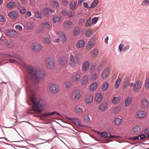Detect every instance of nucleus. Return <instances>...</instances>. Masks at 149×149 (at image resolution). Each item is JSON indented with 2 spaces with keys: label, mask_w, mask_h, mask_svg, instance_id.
I'll return each instance as SVG.
<instances>
[{
  "label": "nucleus",
  "mask_w": 149,
  "mask_h": 149,
  "mask_svg": "<svg viewBox=\"0 0 149 149\" xmlns=\"http://www.w3.org/2000/svg\"><path fill=\"white\" fill-rule=\"evenodd\" d=\"M95 43V39L94 38L91 39L88 42L87 45L88 49H91Z\"/></svg>",
  "instance_id": "4468645a"
},
{
  "label": "nucleus",
  "mask_w": 149,
  "mask_h": 149,
  "mask_svg": "<svg viewBox=\"0 0 149 149\" xmlns=\"http://www.w3.org/2000/svg\"><path fill=\"white\" fill-rule=\"evenodd\" d=\"M122 120L120 118L117 117L115 118L114 120V122L116 125H119L121 123Z\"/></svg>",
  "instance_id": "c03bdc74"
},
{
  "label": "nucleus",
  "mask_w": 149,
  "mask_h": 149,
  "mask_svg": "<svg viewBox=\"0 0 149 149\" xmlns=\"http://www.w3.org/2000/svg\"><path fill=\"white\" fill-rule=\"evenodd\" d=\"M97 74L96 73L94 72L92 74L90 77L92 81L95 80L97 78Z\"/></svg>",
  "instance_id": "ea45409f"
},
{
  "label": "nucleus",
  "mask_w": 149,
  "mask_h": 149,
  "mask_svg": "<svg viewBox=\"0 0 149 149\" xmlns=\"http://www.w3.org/2000/svg\"><path fill=\"white\" fill-rule=\"evenodd\" d=\"M145 87L147 89L149 88V77L148 78L146 81Z\"/></svg>",
  "instance_id": "6e6d98bb"
},
{
  "label": "nucleus",
  "mask_w": 149,
  "mask_h": 149,
  "mask_svg": "<svg viewBox=\"0 0 149 149\" xmlns=\"http://www.w3.org/2000/svg\"><path fill=\"white\" fill-rule=\"evenodd\" d=\"M119 98L118 97H114L112 100V103L115 104L118 103L119 101Z\"/></svg>",
  "instance_id": "79ce46f5"
},
{
  "label": "nucleus",
  "mask_w": 149,
  "mask_h": 149,
  "mask_svg": "<svg viewBox=\"0 0 149 149\" xmlns=\"http://www.w3.org/2000/svg\"><path fill=\"white\" fill-rule=\"evenodd\" d=\"M84 120L87 123L90 122V118L88 115H86L84 117Z\"/></svg>",
  "instance_id": "3c124183"
},
{
  "label": "nucleus",
  "mask_w": 149,
  "mask_h": 149,
  "mask_svg": "<svg viewBox=\"0 0 149 149\" xmlns=\"http://www.w3.org/2000/svg\"><path fill=\"white\" fill-rule=\"evenodd\" d=\"M54 61L53 58L48 57L45 61V65L48 68L50 69L54 67Z\"/></svg>",
  "instance_id": "20e7f679"
},
{
  "label": "nucleus",
  "mask_w": 149,
  "mask_h": 149,
  "mask_svg": "<svg viewBox=\"0 0 149 149\" xmlns=\"http://www.w3.org/2000/svg\"><path fill=\"white\" fill-rule=\"evenodd\" d=\"M50 4L54 8H57L59 6V4L57 2L53 1H51Z\"/></svg>",
  "instance_id": "4c0bfd02"
},
{
  "label": "nucleus",
  "mask_w": 149,
  "mask_h": 149,
  "mask_svg": "<svg viewBox=\"0 0 149 149\" xmlns=\"http://www.w3.org/2000/svg\"><path fill=\"white\" fill-rule=\"evenodd\" d=\"M79 56L77 55L75 56L72 54H71L69 58V64L70 66L74 67L76 64H78L79 62Z\"/></svg>",
  "instance_id": "7ed1b4c3"
},
{
  "label": "nucleus",
  "mask_w": 149,
  "mask_h": 149,
  "mask_svg": "<svg viewBox=\"0 0 149 149\" xmlns=\"http://www.w3.org/2000/svg\"><path fill=\"white\" fill-rule=\"evenodd\" d=\"M85 45V41L82 40H79L77 44V46L79 48L83 47Z\"/></svg>",
  "instance_id": "2f4dec72"
},
{
  "label": "nucleus",
  "mask_w": 149,
  "mask_h": 149,
  "mask_svg": "<svg viewBox=\"0 0 149 149\" xmlns=\"http://www.w3.org/2000/svg\"><path fill=\"white\" fill-rule=\"evenodd\" d=\"M93 24L91 18L90 17L89 19L86 21V25L87 26H91V25Z\"/></svg>",
  "instance_id": "de8ad7c7"
},
{
  "label": "nucleus",
  "mask_w": 149,
  "mask_h": 149,
  "mask_svg": "<svg viewBox=\"0 0 149 149\" xmlns=\"http://www.w3.org/2000/svg\"><path fill=\"white\" fill-rule=\"evenodd\" d=\"M142 128L140 125H136L132 129V131L134 133L138 134L141 131Z\"/></svg>",
  "instance_id": "9d476101"
},
{
  "label": "nucleus",
  "mask_w": 149,
  "mask_h": 149,
  "mask_svg": "<svg viewBox=\"0 0 149 149\" xmlns=\"http://www.w3.org/2000/svg\"><path fill=\"white\" fill-rule=\"evenodd\" d=\"M33 25L32 24L31 22L28 23L27 24V29L28 30H29L33 28Z\"/></svg>",
  "instance_id": "4d7b16f0"
},
{
  "label": "nucleus",
  "mask_w": 149,
  "mask_h": 149,
  "mask_svg": "<svg viewBox=\"0 0 149 149\" xmlns=\"http://www.w3.org/2000/svg\"><path fill=\"white\" fill-rule=\"evenodd\" d=\"M74 96V99L78 100L80 97V91L78 90H75L73 93V96Z\"/></svg>",
  "instance_id": "412c9836"
},
{
  "label": "nucleus",
  "mask_w": 149,
  "mask_h": 149,
  "mask_svg": "<svg viewBox=\"0 0 149 149\" xmlns=\"http://www.w3.org/2000/svg\"><path fill=\"white\" fill-rule=\"evenodd\" d=\"M61 17L58 16H55L54 17L53 20L55 23L58 22L61 20Z\"/></svg>",
  "instance_id": "58836bf2"
},
{
  "label": "nucleus",
  "mask_w": 149,
  "mask_h": 149,
  "mask_svg": "<svg viewBox=\"0 0 149 149\" xmlns=\"http://www.w3.org/2000/svg\"><path fill=\"white\" fill-rule=\"evenodd\" d=\"M80 78V75L78 73H76L73 76L72 78V81L73 82H75L79 80Z\"/></svg>",
  "instance_id": "393cba45"
},
{
  "label": "nucleus",
  "mask_w": 149,
  "mask_h": 149,
  "mask_svg": "<svg viewBox=\"0 0 149 149\" xmlns=\"http://www.w3.org/2000/svg\"><path fill=\"white\" fill-rule=\"evenodd\" d=\"M8 16L13 19H16L18 16V15L16 12L13 11L10 12L8 15Z\"/></svg>",
  "instance_id": "a211bd4d"
},
{
  "label": "nucleus",
  "mask_w": 149,
  "mask_h": 149,
  "mask_svg": "<svg viewBox=\"0 0 149 149\" xmlns=\"http://www.w3.org/2000/svg\"><path fill=\"white\" fill-rule=\"evenodd\" d=\"M132 100V99L130 97H128L126 100L125 104L126 106H129L131 103Z\"/></svg>",
  "instance_id": "e433bc0d"
},
{
  "label": "nucleus",
  "mask_w": 149,
  "mask_h": 149,
  "mask_svg": "<svg viewBox=\"0 0 149 149\" xmlns=\"http://www.w3.org/2000/svg\"><path fill=\"white\" fill-rule=\"evenodd\" d=\"M101 136L103 138L108 139L110 138V136H111V134L107 132H103L101 133Z\"/></svg>",
  "instance_id": "bb28decb"
},
{
  "label": "nucleus",
  "mask_w": 149,
  "mask_h": 149,
  "mask_svg": "<svg viewBox=\"0 0 149 149\" xmlns=\"http://www.w3.org/2000/svg\"><path fill=\"white\" fill-rule=\"evenodd\" d=\"M80 31V29L79 27H76L74 29L73 33L74 35L76 36L79 34Z\"/></svg>",
  "instance_id": "c9c22d12"
},
{
  "label": "nucleus",
  "mask_w": 149,
  "mask_h": 149,
  "mask_svg": "<svg viewBox=\"0 0 149 149\" xmlns=\"http://www.w3.org/2000/svg\"><path fill=\"white\" fill-rule=\"evenodd\" d=\"M139 140H143L146 138H149V135H145L143 134L139 135Z\"/></svg>",
  "instance_id": "49530a36"
},
{
  "label": "nucleus",
  "mask_w": 149,
  "mask_h": 149,
  "mask_svg": "<svg viewBox=\"0 0 149 149\" xmlns=\"http://www.w3.org/2000/svg\"><path fill=\"white\" fill-rule=\"evenodd\" d=\"M120 110V108L119 107H116L114 108L113 111V112L114 113H118Z\"/></svg>",
  "instance_id": "13d9d810"
},
{
  "label": "nucleus",
  "mask_w": 149,
  "mask_h": 149,
  "mask_svg": "<svg viewBox=\"0 0 149 149\" xmlns=\"http://www.w3.org/2000/svg\"><path fill=\"white\" fill-rule=\"evenodd\" d=\"M89 62L88 61H85L83 64L82 66V68L84 71L87 70L89 67Z\"/></svg>",
  "instance_id": "a878e982"
},
{
  "label": "nucleus",
  "mask_w": 149,
  "mask_h": 149,
  "mask_svg": "<svg viewBox=\"0 0 149 149\" xmlns=\"http://www.w3.org/2000/svg\"><path fill=\"white\" fill-rule=\"evenodd\" d=\"M73 123L78 127H86V126L81 125V121L78 118L74 119Z\"/></svg>",
  "instance_id": "f3484780"
},
{
  "label": "nucleus",
  "mask_w": 149,
  "mask_h": 149,
  "mask_svg": "<svg viewBox=\"0 0 149 149\" xmlns=\"http://www.w3.org/2000/svg\"><path fill=\"white\" fill-rule=\"evenodd\" d=\"M85 21V20L84 19H80L79 21V24L80 25H81L84 23Z\"/></svg>",
  "instance_id": "774afa93"
},
{
  "label": "nucleus",
  "mask_w": 149,
  "mask_h": 149,
  "mask_svg": "<svg viewBox=\"0 0 149 149\" xmlns=\"http://www.w3.org/2000/svg\"><path fill=\"white\" fill-rule=\"evenodd\" d=\"M142 107L145 109H146L148 106V101L146 99L144 98L141 101Z\"/></svg>",
  "instance_id": "dca6fc26"
},
{
  "label": "nucleus",
  "mask_w": 149,
  "mask_h": 149,
  "mask_svg": "<svg viewBox=\"0 0 149 149\" xmlns=\"http://www.w3.org/2000/svg\"><path fill=\"white\" fill-rule=\"evenodd\" d=\"M121 78H118L117 79L115 84L116 89H117L119 87L120 84V82H121Z\"/></svg>",
  "instance_id": "a18cd8bd"
},
{
  "label": "nucleus",
  "mask_w": 149,
  "mask_h": 149,
  "mask_svg": "<svg viewBox=\"0 0 149 149\" xmlns=\"http://www.w3.org/2000/svg\"><path fill=\"white\" fill-rule=\"evenodd\" d=\"M99 50L97 49H95L91 51L89 53L92 58H95L98 54Z\"/></svg>",
  "instance_id": "2eb2a0df"
},
{
  "label": "nucleus",
  "mask_w": 149,
  "mask_h": 149,
  "mask_svg": "<svg viewBox=\"0 0 149 149\" xmlns=\"http://www.w3.org/2000/svg\"><path fill=\"white\" fill-rule=\"evenodd\" d=\"M138 117L139 118H143L145 116L144 111H139L137 114Z\"/></svg>",
  "instance_id": "72a5a7b5"
},
{
  "label": "nucleus",
  "mask_w": 149,
  "mask_h": 149,
  "mask_svg": "<svg viewBox=\"0 0 149 149\" xmlns=\"http://www.w3.org/2000/svg\"><path fill=\"white\" fill-rule=\"evenodd\" d=\"M6 33L8 36L11 37H15L17 35V33L16 31L12 29L7 31Z\"/></svg>",
  "instance_id": "f8f14e48"
},
{
  "label": "nucleus",
  "mask_w": 149,
  "mask_h": 149,
  "mask_svg": "<svg viewBox=\"0 0 149 149\" xmlns=\"http://www.w3.org/2000/svg\"><path fill=\"white\" fill-rule=\"evenodd\" d=\"M32 49L35 52H38L42 49V45L39 43L35 42L32 43L31 46Z\"/></svg>",
  "instance_id": "39448f33"
},
{
  "label": "nucleus",
  "mask_w": 149,
  "mask_h": 149,
  "mask_svg": "<svg viewBox=\"0 0 149 149\" xmlns=\"http://www.w3.org/2000/svg\"><path fill=\"white\" fill-rule=\"evenodd\" d=\"M17 3L13 1H10L7 3L6 5L7 7L9 9H12L15 6L16 7Z\"/></svg>",
  "instance_id": "aec40b11"
},
{
  "label": "nucleus",
  "mask_w": 149,
  "mask_h": 149,
  "mask_svg": "<svg viewBox=\"0 0 149 149\" xmlns=\"http://www.w3.org/2000/svg\"><path fill=\"white\" fill-rule=\"evenodd\" d=\"M89 79L88 76L87 75H86L83 77L81 79V83L83 85H84L87 84L88 81Z\"/></svg>",
  "instance_id": "5701e85b"
},
{
  "label": "nucleus",
  "mask_w": 149,
  "mask_h": 149,
  "mask_svg": "<svg viewBox=\"0 0 149 149\" xmlns=\"http://www.w3.org/2000/svg\"><path fill=\"white\" fill-rule=\"evenodd\" d=\"M44 15L46 17H48L49 16L50 12V10L49 8H44L43 10Z\"/></svg>",
  "instance_id": "cd10ccee"
},
{
  "label": "nucleus",
  "mask_w": 149,
  "mask_h": 149,
  "mask_svg": "<svg viewBox=\"0 0 149 149\" xmlns=\"http://www.w3.org/2000/svg\"><path fill=\"white\" fill-rule=\"evenodd\" d=\"M15 28L17 30L21 31L22 30V27L20 25H17L15 26Z\"/></svg>",
  "instance_id": "69168bd1"
},
{
  "label": "nucleus",
  "mask_w": 149,
  "mask_h": 149,
  "mask_svg": "<svg viewBox=\"0 0 149 149\" xmlns=\"http://www.w3.org/2000/svg\"><path fill=\"white\" fill-rule=\"evenodd\" d=\"M44 41L46 43L49 44L51 42V39L50 38L46 37L44 39Z\"/></svg>",
  "instance_id": "8fccbe9b"
},
{
  "label": "nucleus",
  "mask_w": 149,
  "mask_h": 149,
  "mask_svg": "<svg viewBox=\"0 0 149 149\" xmlns=\"http://www.w3.org/2000/svg\"><path fill=\"white\" fill-rule=\"evenodd\" d=\"M65 85L66 88L70 89L72 86V82L70 81H67L65 82Z\"/></svg>",
  "instance_id": "37998d69"
},
{
  "label": "nucleus",
  "mask_w": 149,
  "mask_h": 149,
  "mask_svg": "<svg viewBox=\"0 0 149 149\" xmlns=\"http://www.w3.org/2000/svg\"><path fill=\"white\" fill-rule=\"evenodd\" d=\"M141 4L144 6L149 5V0H144L142 1Z\"/></svg>",
  "instance_id": "864d4df0"
},
{
  "label": "nucleus",
  "mask_w": 149,
  "mask_h": 149,
  "mask_svg": "<svg viewBox=\"0 0 149 149\" xmlns=\"http://www.w3.org/2000/svg\"><path fill=\"white\" fill-rule=\"evenodd\" d=\"M98 4V0H94L93 2L92 3L91 7V8H94Z\"/></svg>",
  "instance_id": "09e8293b"
},
{
  "label": "nucleus",
  "mask_w": 149,
  "mask_h": 149,
  "mask_svg": "<svg viewBox=\"0 0 149 149\" xmlns=\"http://www.w3.org/2000/svg\"><path fill=\"white\" fill-rule=\"evenodd\" d=\"M98 18L97 17H95L93 18L92 19V21L93 24H96L98 20Z\"/></svg>",
  "instance_id": "bf43d9fd"
},
{
  "label": "nucleus",
  "mask_w": 149,
  "mask_h": 149,
  "mask_svg": "<svg viewBox=\"0 0 149 149\" xmlns=\"http://www.w3.org/2000/svg\"><path fill=\"white\" fill-rule=\"evenodd\" d=\"M41 26L44 29H48L50 27V24L47 22H44L42 23V24Z\"/></svg>",
  "instance_id": "c85d7f7f"
},
{
  "label": "nucleus",
  "mask_w": 149,
  "mask_h": 149,
  "mask_svg": "<svg viewBox=\"0 0 149 149\" xmlns=\"http://www.w3.org/2000/svg\"><path fill=\"white\" fill-rule=\"evenodd\" d=\"M65 24H66L67 26V27L68 28H70L72 27L73 23L71 21L66 22H65Z\"/></svg>",
  "instance_id": "603ef678"
},
{
  "label": "nucleus",
  "mask_w": 149,
  "mask_h": 149,
  "mask_svg": "<svg viewBox=\"0 0 149 149\" xmlns=\"http://www.w3.org/2000/svg\"><path fill=\"white\" fill-rule=\"evenodd\" d=\"M61 15L66 16L67 15V13L65 10H62L61 12Z\"/></svg>",
  "instance_id": "680f3d73"
},
{
  "label": "nucleus",
  "mask_w": 149,
  "mask_h": 149,
  "mask_svg": "<svg viewBox=\"0 0 149 149\" xmlns=\"http://www.w3.org/2000/svg\"><path fill=\"white\" fill-rule=\"evenodd\" d=\"M31 15V12L30 11H28L25 14V17H30Z\"/></svg>",
  "instance_id": "0e129e2a"
},
{
  "label": "nucleus",
  "mask_w": 149,
  "mask_h": 149,
  "mask_svg": "<svg viewBox=\"0 0 149 149\" xmlns=\"http://www.w3.org/2000/svg\"><path fill=\"white\" fill-rule=\"evenodd\" d=\"M30 98L32 102V110L34 111L41 113L42 111L43 106L42 103V101L41 100L37 101L34 91L31 89L30 91Z\"/></svg>",
  "instance_id": "f03ea898"
},
{
  "label": "nucleus",
  "mask_w": 149,
  "mask_h": 149,
  "mask_svg": "<svg viewBox=\"0 0 149 149\" xmlns=\"http://www.w3.org/2000/svg\"><path fill=\"white\" fill-rule=\"evenodd\" d=\"M107 106V102H103L99 106V109L101 111H104Z\"/></svg>",
  "instance_id": "b1692460"
},
{
  "label": "nucleus",
  "mask_w": 149,
  "mask_h": 149,
  "mask_svg": "<svg viewBox=\"0 0 149 149\" xmlns=\"http://www.w3.org/2000/svg\"><path fill=\"white\" fill-rule=\"evenodd\" d=\"M103 98L102 95L100 94H97L95 97V101L97 103L100 102Z\"/></svg>",
  "instance_id": "4be33fe9"
},
{
  "label": "nucleus",
  "mask_w": 149,
  "mask_h": 149,
  "mask_svg": "<svg viewBox=\"0 0 149 149\" xmlns=\"http://www.w3.org/2000/svg\"><path fill=\"white\" fill-rule=\"evenodd\" d=\"M144 132L145 134L149 135V128H147L145 129L144 130Z\"/></svg>",
  "instance_id": "338daca9"
},
{
  "label": "nucleus",
  "mask_w": 149,
  "mask_h": 149,
  "mask_svg": "<svg viewBox=\"0 0 149 149\" xmlns=\"http://www.w3.org/2000/svg\"><path fill=\"white\" fill-rule=\"evenodd\" d=\"M92 33V31L89 29L86 33V35L87 37H89Z\"/></svg>",
  "instance_id": "5fc2aeb1"
},
{
  "label": "nucleus",
  "mask_w": 149,
  "mask_h": 149,
  "mask_svg": "<svg viewBox=\"0 0 149 149\" xmlns=\"http://www.w3.org/2000/svg\"><path fill=\"white\" fill-rule=\"evenodd\" d=\"M16 8L19 10V12L22 14H24L26 11V9L18 2L16 5Z\"/></svg>",
  "instance_id": "1a4fd4ad"
},
{
  "label": "nucleus",
  "mask_w": 149,
  "mask_h": 149,
  "mask_svg": "<svg viewBox=\"0 0 149 149\" xmlns=\"http://www.w3.org/2000/svg\"><path fill=\"white\" fill-rule=\"evenodd\" d=\"M75 110L76 112L79 113H81L83 112L82 109L79 108L78 106H76L75 108Z\"/></svg>",
  "instance_id": "a19ab883"
},
{
  "label": "nucleus",
  "mask_w": 149,
  "mask_h": 149,
  "mask_svg": "<svg viewBox=\"0 0 149 149\" xmlns=\"http://www.w3.org/2000/svg\"><path fill=\"white\" fill-rule=\"evenodd\" d=\"M93 99V97L91 95H89L87 96L85 100V102L87 104H89L92 102Z\"/></svg>",
  "instance_id": "6ab92c4d"
},
{
  "label": "nucleus",
  "mask_w": 149,
  "mask_h": 149,
  "mask_svg": "<svg viewBox=\"0 0 149 149\" xmlns=\"http://www.w3.org/2000/svg\"><path fill=\"white\" fill-rule=\"evenodd\" d=\"M67 57L66 56L60 57L59 59V62L61 66L65 65L67 63Z\"/></svg>",
  "instance_id": "ddd939ff"
},
{
  "label": "nucleus",
  "mask_w": 149,
  "mask_h": 149,
  "mask_svg": "<svg viewBox=\"0 0 149 149\" xmlns=\"http://www.w3.org/2000/svg\"><path fill=\"white\" fill-rule=\"evenodd\" d=\"M34 17L37 18H41L42 17V14L38 11H36L34 13Z\"/></svg>",
  "instance_id": "473e14b6"
},
{
  "label": "nucleus",
  "mask_w": 149,
  "mask_h": 149,
  "mask_svg": "<svg viewBox=\"0 0 149 149\" xmlns=\"http://www.w3.org/2000/svg\"><path fill=\"white\" fill-rule=\"evenodd\" d=\"M142 86V83L140 80L137 81L135 83L133 90L135 92H138L141 88Z\"/></svg>",
  "instance_id": "6e6552de"
},
{
  "label": "nucleus",
  "mask_w": 149,
  "mask_h": 149,
  "mask_svg": "<svg viewBox=\"0 0 149 149\" xmlns=\"http://www.w3.org/2000/svg\"><path fill=\"white\" fill-rule=\"evenodd\" d=\"M74 14V13L72 11H70L67 13V15L69 17H72Z\"/></svg>",
  "instance_id": "e2e57ef3"
},
{
  "label": "nucleus",
  "mask_w": 149,
  "mask_h": 149,
  "mask_svg": "<svg viewBox=\"0 0 149 149\" xmlns=\"http://www.w3.org/2000/svg\"><path fill=\"white\" fill-rule=\"evenodd\" d=\"M49 89L51 93H56L59 90L58 86L56 84H52L49 87Z\"/></svg>",
  "instance_id": "0eeeda50"
},
{
  "label": "nucleus",
  "mask_w": 149,
  "mask_h": 149,
  "mask_svg": "<svg viewBox=\"0 0 149 149\" xmlns=\"http://www.w3.org/2000/svg\"><path fill=\"white\" fill-rule=\"evenodd\" d=\"M77 2L75 1H71L70 6V8L72 10H74L77 7Z\"/></svg>",
  "instance_id": "7c9ffc66"
},
{
  "label": "nucleus",
  "mask_w": 149,
  "mask_h": 149,
  "mask_svg": "<svg viewBox=\"0 0 149 149\" xmlns=\"http://www.w3.org/2000/svg\"><path fill=\"white\" fill-rule=\"evenodd\" d=\"M83 5L84 7H86L88 9L91 8V6L88 5V4L87 2H84L83 3Z\"/></svg>",
  "instance_id": "052dcab7"
},
{
  "label": "nucleus",
  "mask_w": 149,
  "mask_h": 149,
  "mask_svg": "<svg viewBox=\"0 0 149 149\" xmlns=\"http://www.w3.org/2000/svg\"><path fill=\"white\" fill-rule=\"evenodd\" d=\"M109 85V83L107 82H105L103 84L102 89L103 91H105L107 90Z\"/></svg>",
  "instance_id": "c756f323"
},
{
  "label": "nucleus",
  "mask_w": 149,
  "mask_h": 149,
  "mask_svg": "<svg viewBox=\"0 0 149 149\" xmlns=\"http://www.w3.org/2000/svg\"><path fill=\"white\" fill-rule=\"evenodd\" d=\"M26 72L30 77L32 83L35 84L38 83V79H42L45 76V72L43 70H36L33 67L28 66L26 67Z\"/></svg>",
  "instance_id": "f257e3e1"
},
{
  "label": "nucleus",
  "mask_w": 149,
  "mask_h": 149,
  "mask_svg": "<svg viewBox=\"0 0 149 149\" xmlns=\"http://www.w3.org/2000/svg\"><path fill=\"white\" fill-rule=\"evenodd\" d=\"M97 86V83L95 82L93 83L90 86V89L91 91H93L95 90Z\"/></svg>",
  "instance_id": "f704fd0d"
},
{
  "label": "nucleus",
  "mask_w": 149,
  "mask_h": 149,
  "mask_svg": "<svg viewBox=\"0 0 149 149\" xmlns=\"http://www.w3.org/2000/svg\"><path fill=\"white\" fill-rule=\"evenodd\" d=\"M109 68H106L104 69L101 76L103 79H104L108 77L109 73Z\"/></svg>",
  "instance_id": "9b49d317"
},
{
  "label": "nucleus",
  "mask_w": 149,
  "mask_h": 149,
  "mask_svg": "<svg viewBox=\"0 0 149 149\" xmlns=\"http://www.w3.org/2000/svg\"><path fill=\"white\" fill-rule=\"evenodd\" d=\"M58 36L59 38H57V40L54 41V42H59L61 41L63 42H64L66 40V38L64 34L62 31H60L58 34Z\"/></svg>",
  "instance_id": "423d86ee"
}]
</instances>
